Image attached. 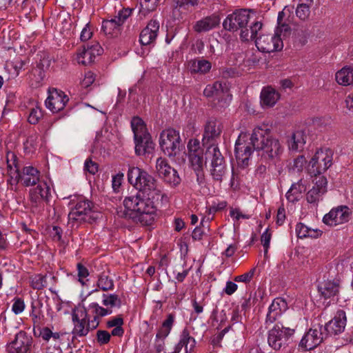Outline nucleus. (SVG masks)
<instances>
[{
  "mask_svg": "<svg viewBox=\"0 0 353 353\" xmlns=\"http://www.w3.org/2000/svg\"><path fill=\"white\" fill-rule=\"evenodd\" d=\"M163 180L173 187L176 186L181 182V179L178 174V172L174 169H173V172H171L170 174L166 175V176L164 177Z\"/></svg>",
  "mask_w": 353,
  "mask_h": 353,
  "instance_id": "obj_51",
  "label": "nucleus"
},
{
  "mask_svg": "<svg viewBox=\"0 0 353 353\" xmlns=\"http://www.w3.org/2000/svg\"><path fill=\"white\" fill-rule=\"evenodd\" d=\"M34 193L37 194L34 198L35 202L39 199H48L50 194V189L47 183H41L34 189Z\"/></svg>",
  "mask_w": 353,
  "mask_h": 353,
  "instance_id": "obj_46",
  "label": "nucleus"
},
{
  "mask_svg": "<svg viewBox=\"0 0 353 353\" xmlns=\"http://www.w3.org/2000/svg\"><path fill=\"white\" fill-rule=\"evenodd\" d=\"M123 324V319L121 315H118L116 317H114L113 319L109 320L107 322V327L108 328L113 327H121Z\"/></svg>",
  "mask_w": 353,
  "mask_h": 353,
  "instance_id": "obj_64",
  "label": "nucleus"
},
{
  "mask_svg": "<svg viewBox=\"0 0 353 353\" xmlns=\"http://www.w3.org/2000/svg\"><path fill=\"white\" fill-rule=\"evenodd\" d=\"M159 144L165 154L170 157L176 156L182 147L179 131L173 128L163 130L160 135Z\"/></svg>",
  "mask_w": 353,
  "mask_h": 353,
  "instance_id": "obj_9",
  "label": "nucleus"
},
{
  "mask_svg": "<svg viewBox=\"0 0 353 353\" xmlns=\"http://www.w3.org/2000/svg\"><path fill=\"white\" fill-rule=\"evenodd\" d=\"M13 304L12 306V311L14 314H19L23 312L26 305L24 301L19 297H15L13 299Z\"/></svg>",
  "mask_w": 353,
  "mask_h": 353,
  "instance_id": "obj_54",
  "label": "nucleus"
},
{
  "mask_svg": "<svg viewBox=\"0 0 353 353\" xmlns=\"http://www.w3.org/2000/svg\"><path fill=\"white\" fill-rule=\"evenodd\" d=\"M156 169L160 178L162 179L173 172V169L165 159L158 158L156 162Z\"/></svg>",
  "mask_w": 353,
  "mask_h": 353,
  "instance_id": "obj_42",
  "label": "nucleus"
},
{
  "mask_svg": "<svg viewBox=\"0 0 353 353\" xmlns=\"http://www.w3.org/2000/svg\"><path fill=\"white\" fill-rule=\"evenodd\" d=\"M178 343L184 347L185 353H191L196 344L194 338L190 336L188 328H184L182 330Z\"/></svg>",
  "mask_w": 353,
  "mask_h": 353,
  "instance_id": "obj_33",
  "label": "nucleus"
},
{
  "mask_svg": "<svg viewBox=\"0 0 353 353\" xmlns=\"http://www.w3.org/2000/svg\"><path fill=\"white\" fill-rule=\"evenodd\" d=\"M41 306L42 303L39 301L32 303L30 316L32 318L34 326H39L41 323V319L43 317L41 310Z\"/></svg>",
  "mask_w": 353,
  "mask_h": 353,
  "instance_id": "obj_40",
  "label": "nucleus"
},
{
  "mask_svg": "<svg viewBox=\"0 0 353 353\" xmlns=\"http://www.w3.org/2000/svg\"><path fill=\"white\" fill-rule=\"evenodd\" d=\"M188 159L193 170L203 169L204 165L208 161L203 159V150L189 154Z\"/></svg>",
  "mask_w": 353,
  "mask_h": 353,
  "instance_id": "obj_37",
  "label": "nucleus"
},
{
  "mask_svg": "<svg viewBox=\"0 0 353 353\" xmlns=\"http://www.w3.org/2000/svg\"><path fill=\"white\" fill-rule=\"evenodd\" d=\"M333 152L330 148L318 150L309 163V172L320 175L326 171L332 163Z\"/></svg>",
  "mask_w": 353,
  "mask_h": 353,
  "instance_id": "obj_10",
  "label": "nucleus"
},
{
  "mask_svg": "<svg viewBox=\"0 0 353 353\" xmlns=\"http://www.w3.org/2000/svg\"><path fill=\"white\" fill-rule=\"evenodd\" d=\"M43 117L41 109L38 107L31 109L28 121L30 124L35 125L39 123Z\"/></svg>",
  "mask_w": 353,
  "mask_h": 353,
  "instance_id": "obj_50",
  "label": "nucleus"
},
{
  "mask_svg": "<svg viewBox=\"0 0 353 353\" xmlns=\"http://www.w3.org/2000/svg\"><path fill=\"white\" fill-rule=\"evenodd\" d=\"M222 92V83L216 81L213 85H208L203 91V94L208 97H219Z\"/></svg>",
  "mask_w": 353,
  "mask_h": 353,
  "instance_id": "obj_47",
  "label": "nucleus"
},
{
  "mask_svg": "<svg viewBox=\"0 0 353 353\" xmlns=\"http://www.w3.org/2000/svg\"><path fill=\"white\" fill-rule=\"evenodd\" d=\"M188 154L194 153L196 151L199 152V150H203V149L200 148V143L197 139H190L188 144Z\"/></svg>",
  "mask_w": 353,
  "mask_h": 353,
  "instance_id": "obj_63",
  "label": "nucleus"
},
{
  "mask_svg": "<svg viewBox=\"0 0 353 353\" xmlns=\"http://www.w3.org/2000/svg\"><path fill=\"white\" fill-rule=\"evenodd\" d=\"M96 336L97 343L102 345L110 342L111 334L106 330H99L97 332Z\"/></svg>",
  "mask_w": 353,
  "mask_h": 353,
  "instance_id": "obj_53",
  "label": "nucleus"
},
{
  "mask_svg": "<svg viewBox=\"0 0 353 353\" xmlns=\"http://www.w3.org/2000/svg\"><path fill=\"white\" fill-rule=\"evenodd\" d=\"M256 271V268H252L249 272L239 275L236 276L234 278V281L235 282H243L245 283H249L253 278L254 273Z\"/></svg>",
  "mask_w": 353,
  "mask_h": 353,
  "instance_id": "obj_56",
  "label": "nucleus"
},
{
  "mask_svg": "<svg viewBox=\"0 0 353 353\" xmlns=\"http://www.w3.org/2000/svg\"><path fill=\"white\" fill-rule=\"evenodd\" d=\"M128 180L132 185L139 190V192L161 194V190L158 188L157 180L143 169L138 167L129 168Z\"/></svg>",
  "mask_w": 353,
  "mask_h": 353,
  "instance_id": "obj_4",
  "label": "nucleus"
},
{
  "mask_svg": "<svg viewBox=\"0 0 353 353\" xmlns=\"http://www.w3.org/2000/svg\"><path fill=\"white\" fill-rule=\"evenodd\" d=\"M99 165L91 159H88L85 161L84 170L88 172L91 174H94L98 172Z\"/></svg>",
  "mask_w": 353,
  "mask_h": 353,
  "instance_id": "obj_60",
  "label": "nucleus"
},
{
  "mask_svg": "<svg viewBox=\"0 0 353 353\" xmlns=\"http://www.w3.org/2000/svg\"><path fill=\"white\" fill-rule=\"evenodd\" d=\"M87 311L90 314V321L95 320V323H98V325H99L100 317L105 316L112 313L111 310L101 307L97 303L90 304Z\"/></svg>",
  "mask_w": 353,
  "mask_h": 353,
  "instance_id": "obj_30",
  "label": "nucleus"
},
{
  "mask_svg": "<svg viewBox=\"0 0 353 353\" xmlns=\"http://www.w3.org/2000/svg\"><path fill=\"white\" fill-rule=\"evenodd\" d=\"M174 322V315L169 314L167 319L162 323L156 334L154 347L157 353H161L165 347V340L170 333Z\"/></svg>",
  "mask_w": 353,
  "mask_h": 353,
  "instance_id": "obj_19",
  "label": "nucleus"
},
{
  "mask_svg": "<svg viewBox=\"0 0 353 353\" xmlns=\"http://www.w3.org/2000/svg\"><path fill=\"white\" fill-rule=\"evenodd\" d=\"M346 323L345 312L343 310H339L334 318L323 326L326 336H336L343 332Z\"/></svg>",
  "mask_w": 353,
  "mask_h": 353,
  "instance_id": "obj_16",
  "label": "nucleus"
},
{
  "mask_svg": "<svg viewBox=\"0 0 353 353\" xmlns=\"http://www.w3.org/2000/svg\"><path fill=\"white\" fill-rule=\"evenodd\" d=\"M326 339L323 325H318L310 328L305 334L300 341L299 346L305 351L311 350L319 345Z\"/></svg>",
  "mask_w": 353,
  "mask_h": 353,
  "instance_id": "obj_12",
  "label": "nucleus"
},
{
  "mask_svg": "<svg viewBox=\"0 0 353 353\" xmlns=\"http://www.w3.org/2000/svg\"><path fill=\"white\" fill-rule=\"evenodd\" d=\"M135 153L138 156L151 154L154 150V143L152 140L150 134H146L134 140Z\"/></svg>",
  "mask_w": 353,
  "mask_h": 353,
  "instance_id": "obj_26",
  "label": "nucleus"
},
{
  "mask_svg": "<svg viewBox=\"0 0 353 353\" xmlns=\"http://www.w3.org/2000/svg\"><path fill=\"white\" fill-rule=\"evenodd\" d=\"M221 23V17L219 14L213 13L196 21L193 30L197 33L206 32L215 29Z\"/></svg>",
  "mask_w": 353,
  "mask_h": 353,
  "instance_id": "obj_24",
  "label": "nucleus"
},
{
  "mask_svg": "<svg viewBox=\"0 0 353 353\" xmlns=\"http://www.w3.org/2000/svg\"><path fill=\"white\" fill-rule=\"evenodd\" d=\"M50 65L51 59L48 56L44 55L40 59L39 61L37 63L36 67L46 72L50 68Z\"/></svg>",
  "mask_w": 353,
  "mask_h": 353,
  "instance_id": "obj_61",
  "label": "nucleus"
},
{
  "mask_svg": "<svg viewBox=\"0 0 353 353\" xmlns=\"http://www.w3.org/2000/svg\"><path fill=\"white\" fill-rule=\"evenodd\" d=\"M290 8L289 7H285L284 9L279 12L278 18H277V23L278 26L276 30H278L279 32H287L290 30V27L288 24L285 23V21H283V19L286 15L290 16Z\"/></svg>",
  "mask_w": 353,
  "mask_h": 353,
  "instance_id": "obj_44",
  "label": "nucleus"
},
{
  "mask_svg": "<svg viewBox=\"0 0 353 353\" xmlns=\"http://www.w3.org/2000/svg\"><path fill=\"white\" fill-rule=\"evenodd\" d=\"M262 151L263 159L276 163L280 159L283 152V148L278 139L271 136Z\"/></svg>",
  "mask_w": 353,
  "mask_h": 353,
  "instance_id": "obj_21",
  "label": "nucleus"
},
{
  "mask_svg": "<svg viewBox=\"0 0 353 353\" xmlns=\"http://www.w3.org/2000/svg\"><path fill=\"white\" fill-rule=\"evenodd\" d=\"M339 283L335 281H323L318 285V291L321 296L325 299L334 297L339 292Z\"/></svg>",
  "mask_w": 353,
  "mask_h": 353,
  "instance_id": "obj_27",
  "label": "nucleus"
},
{
  "mask_svg": "<svg viewBox=\"0 0 353 353\" xmlns=\"http://www.w3.org/2000/svg\"><path fill=\"white\" fill-rule=\"evenodd\" d=\"M310 13L309 6L305 3L299 4L296 9V14L301 20H305Z\"/></svg>",
  "mask_w": 353,
  "mask_h": 353,
  "instance_id": "obj_52",
  "label": "nucleus"
},
{
  "mask_svg": "<svg viewBox=\"0 0 353 353\" xmlns=\"http://www.w3.org/2000/svg\"><path fill=\"white\" fill-rule=\"evenodd\" d=\"M288 303L284 299L281 297L274 299L269 306L265 323L272 324L274 323L282 315L283 312L288 310Z\"/></svg>",
  "mask_w": 353,
  "mask_h": 353,
  "instance_id": "obj_23",
  "label": "nucleus"
},
{
  "mask_svg": "<svg viewBox=\"0 0 353 353\" xmlns=\"http://www.w3.org/2000/svg\"><path fill=\"white\" fill-rule=\"evenodd\" d=\"M305 188L301 183H293L286 193V198L290 202L294 203L299 200Z\"/></svg>",
  "mask_w": 353,
  "mask_h": 353,
  "instance_id": "obj_39",
  "label": "nucleus"
},
{
  "mask_svg": "<svg viewBox=\"0 0 353 353\" xmlns=\"http://www.w3.org/2000/svg\"><path fill=\"white\" fill-rule=\"evenodd\" d=\"M223 130L222 123L216 119H210L205 125L204 132L203 134V145L210 147L212 145H217L216 144L218 139H220Z\"/></svg>",
  "mask_w": 353,
  "mask_h": 353,
  "instance_id": "obj_13",
  "label": "nucleus"
},
{
  "mask_svg": "<svg viewBox=\"0 0 353 353\" xmlns=\"http://www.w3.org/2000/svg\"><path fill=\"white\" fill-rule=\"evenodd\" d=\"M352 212L346 205H341L332 209L323 219L325 224L336 226L347 222L350 220Z\"/></svg>",
  "mask_w": 353,
  "mask_h": 353,
  "instance_id": "obj_15",
  "label": "nucleus"
},
{
  "mask_svg": "<svg viewBox=\"0 0 353 353\" xmlns=\"http://www.w3.org/2000/svg\"><path fill=\"white\" fill-rule=\"evenodd\" d=\"M32 338L25 331L19 332L14 339L7 345L8 353H31Z\"/></svg>",
  "mask_w": 353,
  "mask_h": 353,
  "instance_id": "obj_14",
  "label": "nucleus"
},
{
  "mask_svg": "<svg viewBox=\"0 0 353 353\" xmlns=\"http://www.w3.org/2000/svg\"><path fill=\"white\" fill-rule=\"evenodd\" d=\"M95 81V74L91 72L88 71L85 73L83 79L81 81V85L83 88H87L90 86Z\"/></svg>",
  "mask_w": 353,
  "mask_h": 353,
  "instance_id": "obj_59",
  "label": "nucleus"
},
{
  "mask_svg": "<svg viewBox=\"0 0 353 353\" xmlns=\"http://www.w3.org/2000/svg\"><path fill=\"white\" fill-rule=\"evenodd\" d=\"M248 9H239L228 14L223 22V28L229 32L240 31V39L243 42L252 41L263 29V24L261 21L252 22L248 26L250 19Z\"/></svg>",
  "mask_w": 353,
  "mask_h": 353,
  "instance_id": "obj_3",
  "label": "nucleus"
},
{
  "mask_svg": "<svg viewBox=\"0 0 353 353\" xmlns=\"http://www.w3.org/2000/svg\"><path fill=\"white\" fill-rule=\"evenodd\" d=\"M327 179L323 176L316 178L314 186L306 194L307 203L316 208L323 196L327 192Z\"/></svg>",
  "mask_w": 353,
  "mask_h": 353,
  "instance_id": "obj_17",
  "label": "nucleus"
},
{
  "mask_svg": "<svg viewBox=\"0 0 353 353\" xmlns=\"http://www.w3.org/2000/svg\"><path fill=\"white\" fill-rule=\"evenodd\" d=\"M97 285L104 292L112 290L114 287V281L104 272L99 275Z\"/></svg>",
  "mask_w": 353,
  "mask_h": 353,
  "instance_id": "obj_41",
  "label": "nucleus"
},
{
  "mask_svg": "<svg viewBox=\"0 0 353 353\" xmlns=\"http://www.w3.org/2000/svg\"><path fill=\"white\" fill-rule=\"evenodd\" d=\"M310 228L303 224L299 223L296 225V233L299 238L303 239L308 237Z\"/></svg>",
  "mask_w": 353,
  "mask_h": 353,
  "instance_id": "obj_58",
  "label": "nucleus"
},
{
  "mask_svg": "<svg viewBox=\"0 0 353 353\" xmlns=\"http://www.w3.org/2000/svg\"><path fill=\"white\" fill-rule=\"evenodd\" d=\"M271 234L269 232V230L266 229L265 231L262 234L261 236V241L264 248V255L265 256L268 254V248L270 247V242L271 240Z\"/></svg>",
  "mask_w": 353,
  "mask_h": 353,
  "instance_id": "obj_57",
  "label": "nucleus"
},
{
  "mask_svg": "<svg viewBox=\"0 0 353 353\" xmlns=\"http://www.w3.org/2000/svg\"><path fill=\"white\" fill-rule=\"evenodd\" d=\"M271 130L267 126L256 127L252 134L241 132L236 141L234 154L238 165L245 168L254 150H262L269 140Z\"/></svg>",
  "mask_w": 353,
  "mask_h": 353,
  "instance_id": "obj_2",
  "label": "nucleus"
},
{
  "mask_svg": "<svg viewBox=\"0 0 353 353\" xmlns=\"http://www.w3.org/2000/svg\"><path fill=\"white\" fill-rule=\"evenodd\" d=\"M337 83L341 85L347 86L353 83V68L345 66L335 74Z\"/></svg>",
  "mask_w": 353,
  "mask_h": 353,
  "instance_id": "obj_31",
  "label": "nucleus"
},
{
  "mask_svg": "<svg viewBox=\"0 0 353 353\" xmlns=\"http://www.w3.org/2000/svg\"><path fill=\"white\" fill-rule=\"evenodd\" d=\"M295 328L277 323L268 331V343L274 350H284L287 348L295 333Z\"/></svg>",
  "mask_w": 353,
  "mask_h": 353,
  "instance_id": "obj_5",
  "label": "nucleus"
},
{
  "mask_svg": "<svg viewBox=\"0 0 353 353\" xmlns=\"http://www.w3.org/2000/svg\"><path fill=\"white\" fill-rule=\"evenodd\" d=\"M72 321L74 327L72 331L73 335L72 340L77 336L83 337L87 336L92 330L98 327V323L95 320L90 321V314L88 313L87 308L74 310L72 313Z\"/></svg>",
  "mask_w": 353,
  "mask_h": 353,
  "instance_id": "obj_7",
  "label": "nucleus"
},
{
  "mask_svg": "<svg viewBox=\"0 0 353 353\" xmlns=\"http://www.w3.org/2000/svg\"><path fill=\"white\" fill-rule=\"evenodd\" d=\"M280 32L276 30L274 34H261L253 39L256 48L263 52L270 53L283 49V43Z\"/></svg>",
  "mask_w": 353,
  "mask_h": 353,
  "instance_id": "obj_11",
  "label": "nucleus"
},
{
  "mask_svg": "<svg viewBox=\"0 0 353 353\" xmlns=\"http://www.w3.org/2000/svg\"><path fill=\"white\" fill-rule=\"evenodd\" d=\"M93 203L89 200L81 199L72 208L68 214V220L71 222L85 221L86 216L92 212Z\"/></svg>",
  "mask_w": 353,
  "mask_h": 353,
  "instance_id": "obj_18",
  "label": "nucleus"
},
{
  "mask_svg": "<svg viewBox=\"0 0 353 353\" xmlns=\"http://www.w3.org/2000/svg\"><path fill=\"white\" fill-rule=\"evenodd\" d=\"M68 101V97L63 92L53 88L52 90H49L46 105L52 112H58L64 109Z\"/></svg>",
  "mask_w": 353,
  "mask_h": 353,
  "instance_id": "obj_20",
  "label": "nucleus"
},
{
  "mask_svg": "<svg viewBox=\"0 0 353 353\" xmlns=\"http://www.w3.org/2000/svg\"><path fill=\"white\" fill-rule=\"evenodd\" d=\"M159 30V21L156 19L150 20L140 33L139 41L141 44L147 46L154 43L157 37Z\"/></svg>",
  "mask_w": 353,
  "mask_h": 353,
  "instance_id": "obj_25",
  "label": "nucleus"
},
{
  "mask_svg": "<svg viewBox=\"0 0 353 353\" xmlns=\"http://www.w3.org/2000/svg\"><path fill=\"white\" fill-rule=\"evenodd\" d=\"M160 195L138 192L136 195L126 196L123 201L125 210L122 216L132 219L134 223L151 225L157 212L154 200L158 199Z\"/></svg>",
  "mask_w": 353,
  "mask_h": 353,
  "instance_id": "obj_1",
  "label": "nucleus"
},
{
  "mask_svg": "<svg viewBox=\"0 0 353 353\" xmlns=\"http://www.w3.org/2000/svg\"><path fill=\"white\" fill-rule=\"evenodd\" d=\"M307 136L303 130H297L292 134L287 141L290 151L299 152L303 149Z\"/></svg>",
  "mask_w": 353,
  "mask_h": 353,
  "instance_id": "obj_28",
  "label": "nucleus"
},
{
  "mask_svg": "<svg viewBox=\"0 0 353 353\" xmlns=\"http://www.w3.org/2000/svg\"><path fill=\"white\" fill-rule=\"evenodd\" d=\"M200 1L201 0H175L176 8L189 10L190 8L196 7Z\"/></svg>",
  "mask_w": 353,
  "mask_h": 353,
  "instance_id": "obj_49",
  "label": "nucleus"
},
{
  "mask_svg": "<svg viewBox=\"0 0 353 353\" xmlns=\"http://www.w3.org/2000/svg\"><path fill=\"white\" fill-rule=\"evenodd\" d=\"M131 127L134 133V139H138L146 134H150L143 121L139 117H134L131 121Z\"/></svg>",
  "mask_w": 353,
  "mask_h": 353,
  "instance_id": "obj_34",
  "label": "nucleus"
},
{
  "mask_svg": "<svg viewBox=\"0 0 353 353\" xmlns=\"http://www.w3.org/2000/svg\"><path fill=\"white\" fill-rule=\"evenodd\" d=\"M160 0H140L139 14L145 18L157 9Z\"/></svg>",
  "mask_w": 353,
  "mask_h": 353,
  "instance_id": "obj_38",
  "label": "nucleus"
},
{
  "mask_svg": "<svg viewBox=\"0 0 353 353\" xmlns=\"http://www.w3.org/2000/svg\"><path fill=\"white\" fill-rule=\"evenodd\" d=\"M102 303L103 305L110 307H120L121 306V301L119 298V296L115 294H103Z\"/></svg>",
  "mask_w": 353,
  "mask_h": 353,
  "instance_id": "obj_45",
  "label": "nucleus"
},
{
  "mask_svg": "<svg viewBox=\"0 0 353 353\" xmlns=\"http://www.w3.org/2000/svg\"><path fill=\"white\" fill-rule=\"evenodd\" d=\"M188 154L194 153L196 151L199 152V150H203V149L200 148V143L197 139H190L188 144Z\"/></svg>",
  "mask_w": 353,
  "mask_h": 353,
  "instance_id": "obj_62",
  "label": "nucleus"
},
{
  "mask_svg": "<svg viewBox=\"0 0 353 353\" xmlns=\"http://www.w3.org/2000/svg\"><path fill=\"white\" fill-rule=\"evenodd\" d=\"M206 161L210 162L209 171L213 181L221 183L228 174L227 164L218 145L208 147L205 152Z\"/></svg>",
  "mask_w": 353,
  "mask_h": 353,
  "instance_id": "obj_6",
  "label": "nucleus"
},
{
  "mask_svg": "<svg viewBox=\"0 0 353 353\" xmlns=\"http://www.w3.org/2000/svg\"><path fill=\"white\" fill-rule=\"evenodd\" d=\"M11 157L13 159L12 165L15 170L12 168L10 160H7L8 168L10 169V174H14L17 183L21 182L26 187L34 185L39 181V172L32 166H26L23 168L22 172H20L17 166V157L12 153Z\"/></svg>",
  "mask_w": 353,
  "mask_h": 353,
  "instance_id": "obj_8",
  "label": "nucleus"
},
{
  "mask_svg": "<svg viewBox=\"0 0 353 353\" xmlns=\"http://www.w3.org/2000/svg\"><path fill=\"white\" fill-rule=\"evenodd\" d=\"M30 283L34 290H43L47 286V276L41 274H34L30 277Z\"/></svg>",
  "mask_w": 353,
  "mask_h": 353,
  "instance_id": "obj_43",
  "label": "nucleus"
},
{
  "mask_svg": "<svg viewBox=\"0 0 353 353\" xmlns=\"http://www.w3.org/2000/svg\"><path fill=\"white\" fill-rule=\"evenodd\" d=\"M133 8H124L119 10L117 15L114 18L121 26L127 19L132 14Z\"/></svg>",
  "mask_w": 353,
  "mask_h": 353,
  "instance_id": "obj_48",
  "label": "nucleus"
},
{
  "mask_svg": "<svg viewBox=\"0 0 353 353\" xmlns=\"http://www.w3.org/2000/svg\"><path fill=\"white\" fill-rule=\"evenodd\" d=\"M103 51L99 43L92 46H83V49L77 53L76 60L79 64L88 65L93 63L96 57L102 54Z\"/></svg>",
  "mask_w": 353,
  "mask_h": 353,
  "instance_id": "obj_22",
  "label": "nucleus"
},
{
  "mask_svg": "<svg viewBox=\"0 0 353 353\" xmlns=\"http://www.w3.org/2000/svg\"><path fill=\"white\" fill-rule=\"evenodd\" d=\"M77 276L79 281L83 285L85 284L84 279L89 276L88 268L81 263L77 265Z\"/></svg>",
  "mask_w": 353,
  "mask_h": 353,
  "instance_id": "obj_55",
  "label": "nucleus"
},
{
  "mask_svg": "<svg viewBox=\"0 0 353 353\" xmlns=\"http://www.w3.org/2000/svg\"><path fill=\"white\" fill-rule=\"evenodd\" d=\"M260 97L262 106L270 108L278 101L280 94L274 88L269 86L262 90Z\"/></svg>",
  "mask_w": 353,
  "mask_h": 353,
  "instance_id": "obj_29",
  "label": "nucleus"
},
{
  "mask_svg": "<svg viewBox=\"0 0 353 353\" xmlns=\"http://www.w3.org/2000/svg\"><path fill=\"white\" fill-rule=\"evenodd\" d=\"M121 27V26L113 18L103 20L101 29L105 34L114 37L119 34Z\"/></svg>",
  "mask_w": 353,
  "mask_h": 353,
  "instance_id": "obj_35",
  "label": "nucleus"
},
{
  "mask_svg": "<svg viewBox=\"0 0 353 353\" xmlns=\"http://www.w3.org/2000/svg\"><path fill=\"white\" fill-rule=\"evenodd\" d=\"M188 67L191 73L205 74L210 71L212 65L205 59H194L189 61Z\"/></svg>",
  "mask_w": 353,
  "mask_h": 353,
  "instance_id": "obj_32",
  "label": "nucleus"
},
{
  "mask_svg": "<svg viewBox=\"0 0 353 353\" xmlns=\"http://www.w3.org/2000/svg\"><path fill=\"white\" fill-rule=\"evenodd\" d=\"M44 78L45 72L39 69V68L34 67L29 74L31 87L37 88L41 86Z\"/></svg>",
  "mask_w": 353,
  "mask_h": 353,
  "instance_id": "obj_36",
  "label": "nucleus"
}]
</instances>
